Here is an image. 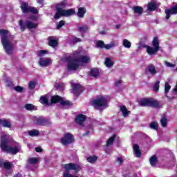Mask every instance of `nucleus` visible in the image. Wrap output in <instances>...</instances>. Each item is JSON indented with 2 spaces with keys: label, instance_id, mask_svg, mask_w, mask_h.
<instances>
[{
  "label": "nucleus",
  "instance_id": "obj_31",
  "mask_svg": "<svg viewBox=\"0 0 177 177\" xmlns=\"http://www.w3.org/2000/svg\"><path fill=\"white\" fill-rule=\"evenodd\" d=\"M88 162H90V164H95L96 161H97V156H89L86 158Z\"/></svg>",
  "mask_w": 177,
  "mask_h": 177
},
{
  "label": "nucleus",
  "instance_id": "obj_45",
  "mask_svg": "<svg viewBox=\"0 0 177 177\" xmlns=\"http://www.w3.org/2000/svg\"><path fill=\"white\" fill-rule=\"evenodd\" d=\"M160 89V81L156 82L153 85V91L154 92H157Z\"/></svg>",
  "mask_w": 177,
  "mask_h": 177
},
{
  "label": "nucleus",
  "instance_id": "obj_55",
  "mask_svg": "<svg viewBox=\"0 0 177 177\" xmlns=\"http://www.w3.org/2000/svg\"><path fill=\"white\" fill-rule=\"evenodd\" d=\"M120 85H121V80H118L115 82L116 86H120Z\"/></svg>",
  "mask_w": 177,
  "mask_h": 177
},
{
  "label": "nucleus",
  "instance_id": "obj_33",
  "mask_svg": "<svg viewBox=\"0 0 177 177\" xmlns=\"http://www.w3.org/2000/svg\"><path fill=\"white\" fill-rule=\"evenodd\" d=\"M40 102L42 103V104H46V106H49V104H50V103L48 102V97L45 96H41L40 97Z\"/></svg>",
  "mask_w": 177,
  "mask_h": 177
},
{
  "label": "nucleus",
  "instance_id": "obj_53",
  "mask_svg": "<svg viewBox=\"0 0 177 177\" xmlns=\"http://www.w3.org/2000/svg\"><path fill=\"white\" fill-rule=\"evenodd\" d=\"M35 151H37V153H42V151H44L42 148H41L40 147H36Z\"/></svg>",
  "mask_w": 177,
  "mask_h": 177
},
{
  "label": "nucleus",
  "instance_id": "obj_42",
  "mask_svg": "<svg viewBox=\"0 0 177 177\" xmlns=\"http://www.w3.org/2000/svg\"><path fill=\"white\" fill-rule=\"evenodd\" d=\"M115 139V135H113L112 137H111L108 140V141L106 142V146H110V145H113V142H114Z\"/></svg>",
  "mask_w": 177,
  "mask_h": 177
},
{
  "label": "nucleus",
  "instance_id": "obj_4",
  "mask_svg": "<svg viewBox=\"0 0 177 177\" xmlns=\"http://www.w3.org/2000/svg\"><path fill=\"white\" fill-rule=\"evenodd\" d=\"M62 168L65 169L66 172L64 173V177H78L68 172L69 171H75L77 174L80 171V165L75 163H69L62 165Z\"/></svg>",
  "mask_w": 177,
  "mask_h": 177
},
{
  "label": "nucleus",
  "instance_id": "obj_18",
  "mask_svg": "<svg viewBox=\"0 0 177 177\" xmlns=\"http://www.w3.org/2000/svg\"><path fill=\"white\" fill-rule=\"evenodd\" d=\"M31 6H28V3L26 2H22L21 4V9L23 13H28L30 12V8Z\"/></svg>",
  "mask_w": 177,
  "mask_h": 177
},
{
  "label": "nucleus",
  "instance_id": "obj_51",
  "mask_svg": "<svg viewBox=\"0 0 177 177\" xmlns=\"http://www.w3.org/2000/svg\"><path fill=\"white\" fill-rule=\"evenodd\" d=\"M28 86L30 89H34L35 88V82L34 81L30 82Z\"/></svg>",
  "mask_w": 177,
  "mask_h": 177
},
{
  "label": "nucleus",
  "instance_id": "obj_13",
  "mask_svg": "<svg viewBox=\"0 0 177 177\" xmlns=\"http://www.w3.org/2000/svg\"><path fill=\"white\" fill-rule=\"evenodd\" d=\"M73 93L75 95V96H80V93H82V91H84L82 86L80 84H75L73 86Z\"/></svg>",
  "mask_w": 177,
  "mask_h": 177
},
{
  "label": "nucleus",
  "instance_id": "obj_2",
  "mask_svg": "<svg viewBox=\"0 0 177 177\" xmlns=\"http://www.w3.org/2000/svg\"><path fill=\"white\" fill-rule=\"evenodd\" d=\"M80 53L75 52L73 55L66 57V60L68 61V70L74 71L80 67V63L82 64H86L89 63L91 58L86 55L80 56L78 57Z\"/></svg>",
  "mask_w": 177,
  "mask_h": 177
},
{
  "label": "nucleus",
  "instance_id": "obj_34",
  "mask_svg": "<svg viewBox=\"0 0 177 177\" xmlns=\"http://www.w3.org/2000/svg\"><path fill=\"white\" fill-rule=\"evenodd\" d=\"M96 48L103 49L104 48V41L102 40L97 41L95 44Z\"/></svg>",
  "mask_w": 177,
  "mask_h": 177
},
{
  "label": "nucleus",
  "instance_id": "obj_19",
  "mask_svg": "<svg viewBox=\"0 0 177 177\" xmlns=\"http://www.w3.org/2000/svg\"><path fill=\"white\" fill-rule=\"evenodd\" d=\"M0 125H2L4 128H10L12 127L10 121L6 119H0Z\"/></svg>",
  "mask_w": 177,
  "mask_h": 177
},
{
  "label": "nucleus",
  "instance_id": "obj_36",
  "mask_svg": "<svg viewBox=\"0 0 177 177\" xmlns=\"http://www.w3.org/2000/svg\"><path fill=\"white\" fill-rule=\"evenodd\" d=\"M55 88L57 91H64V83H57L55 84Z\"/></svg>",
  "mask_w": 177,
  "mask_h": 177
},
{
  "label": "nucleus",
  "instance_id": "obj_3",
  "mask_svg": "<svg viewBox=\"0 0 177 177\" xmlns=\"http://www.w3.org/2000/svg\"><path fill=\"white\" fill-rule=\"evenodd\" d=\"M8 34H9V31L5 29H0V35H1V41L3 48L7 55H12L13 43L12 42V40L9 39Z\"/></svg>",
  "mask_w": 177,
  "mask_h": 177
},
{
  "label": "nucleus",
  "instance_id": "obj_16",
  "mask_svg": "<svg viewBox=\"0 0 177 177\" xmlns=\"http://www.w3.org/2000/svg\"><path fill=\"white\" fill-rule=\"evenodd\" d=\"M85 120H86V117L85 116V115L81 114L77 116L75 119V122H77V124H78L79 125H82L85 122Z\"/></svg>",
  "mask_w": 177,
  "mask_h": 177
},
{
  "label": "nucleus",
  "instance_id": "obj_47",
  "mask_svg": "<svg viewBox=\"0 0 177 177\" xmlns=\"http://www.w3.org/2000/svg\"><path fill=\"white\" fill-rule=\"evenodd\" d=\"M65 24H66V21L63 20L60 21L57 25V27H56L57 30H60V28H62V26H64Z\"/></svg>",
  "mask_w": 177,
  "mask_h": 177
},
{
  "label": "nucleus",
  "instance_id": "obj_20",
  "mask_svg": "<svg viewBox=\"0 0 177 177\" xmlns=\"http://www.w3.org/2000/svg\"><path fill=\"white\" fill-rule=\"evenodd\" d=\"M120 111L122 113L123 117L127 118L129 114H131V111H128L127 107L124 105L120 106Z\"/></svg>",
  "mask_w": 177,
  "mask_h": 177
},
{
  "label": "nucleus",
  "instance_id": "obj_49",
  "mask_svg": "<svg viewBox=\"0 0 177 177\" xmlns=\"http://www.w3.org/2000/svg\"><path fill=\"white\" fill-rule=\"evenodd\" d=\"M114 45H115L114 43H111V44H106V45L104 44V48L107 50L111 49V48H114Z\"/></svg>",
  "mask_w": 177,
  "mask_h": 177
},
{
  "label": "nucleus",
  "instance_id": "obj_54",
  "mask_svg": "<svg viewBox=\"0 0 177 177\" xmlns=\"http://www.w3.org/2000/svg\"><path fill=\"white\" fill-rule=\"evenodd\" d=\"M118 164H122V162H124V160H122V158H117V160H116Z\"/></svg>",
  "mask_w": 177,
  "mask_h": 177
},
{
  "label": "nucleus",
  "instance_id": "obj_27",
  "mask_svg": "<svg viewBox=\"0 0 177 177\" xmlns=\"http://www.w3.org/2000/svg\"><path fill=\"white\" fill-rule=\"evenodd\" d=\"M122 46H124V48H126L127 49H129L132 46V44L128 39H124L122 41Z\"/></svg>",
  "mask_w": 177,
  "mask_h": 177
},
{
  "label": "nucleus",
  "instance_id": "obj_12",
  "mask_svg": "<svg viewBox=\"0 0 177 177\" xmlns=\"http://www.w3.org/2000/svg\"><path fill=\"white\" fill-rule=\"evenodd\" d=\"M38 64L40 66V67H49V66L52 64V59L49 57H40Z\"/></svg>",
  "mask_w": 177,
  "mask_h": 177
},
{
  "label": "nucleus",
  "instance_id": "obj_38",
  "mask_svg": "<svg viewBox=\"0 0 177 177\" xmlns=\"http://www.w3.org/2000/svg\"><path fill=\"white\" fill-rule=\"evenodd\" d=\"M28 135L30 136H38V135H39V131L36 129H33L28 132Z\"/></svg>",
  "mask_w": 177,
  "mask_h": 177
},
{
  "label": "nucleus",
  "instance_id": "obj_21",
  "mask_svg": "<svg viewBox=\"0 0 177 177\" xmlns=\"http://www.w3.org/2000/svg\"><path fill=\"white\" fill-rule=\"evenodd\" d=\"M133 12L138 16H140L143 13V8L141 6H136L133 8Z\"/></svg>",
  "mask_w": 177,
  "mask_h": 177
},
{
  "label": "nucleus",
  "instance_id": "obj_25",
  "mask_svg": "<svg viewBox=\"0 0 177 177\" xmlns=\"http://www.w3.org/2000/svg\"><path fill=\"white\" fill-rule=\"evenodd\" d=\"M85 13H86V8L80 7L78 8L77 11V16L80 18L82 19L84 16H85Z\"/></svg>",
  "mask_w": 177,
  "mask_h": 177
},
{
  "label": "nucleus",
  "instance_id": "obj_14",
  "mask_svg": "<svg viewBox=\"0 0 177 177\" xmlns=\"http://www.w3.org/2000/svg\"><path fill=\"white\" fill-rule=\"evenodd\" d=\"M36 124L37 125H50L51 122L45 118H37L36 119Z\"/></svg>",
  "mask_w": 177,
  "mask_h": 177
},
{
  "label": "nucleus",
  "instance_id": "obj_61",
  "mask_svg": "<svg viewBox=\"0 0 177 177\" xmlns=\"http://www.w3.org/2000/svg\"><path fill=\"white\" fill-rule=\"evenodd\" d=\"M30 19H32V17H30Z\"/></svg>",
  "mask_w": 177,
  "mask_h": 177
},
{
  "label": "nucleus",
  "instance_id": "obj_43",
  "mask_svg": "<svg viewBox=\"0 0 177 177\" xmlns=\"http://www.w3.org/2000/svg\"><path fill=\"white\" fill-rule=\"evenodd\" d=\"M3 167L6 169H10V168H12V164L10 163V162H5L3 164Z\"/></svg>",
  "mask_w": 177,
  "mask_h": 177
},
{
  "label": "nucleus",
  "instance_id": "obj_6",
  "mask_svg": "<svg viewBox=\"0 0 177 177\" xmlns=\"http://www.w3.org/2000/svg\"><path fill=\"white\" fill-rule=\"evenodd\" d=\"M152 45L153 47L145 46L147 53H148L149 56L156 55V53H158V50H160V43L158 42V39H157V37L153 38Z\"/></svg>",
  "mask_w": 177,
  "mask_h": 177
},
{
  "label": "nucleus",
  "instance_id": "obj_10",
  "mask_svg": "<svg viewBox=\"0 0 177 177\" xmlns=\"http://www.w3.org/2000/svg\"><path fill=\"white\" fill-rule=\"evenodd\" d=\"M50 103H60L61 106L63 107L71 106V102L70 101L64 100L63 97L59 95L52 96Z\"/></svg>",
  "mask_w": 177,
  "mask_h": 177
},
{
  "label": "nucleus",
  "instance_id": "obj_30",
  "mask_svg": "<svg viewBox=\"0 0 177 177\" xmlns=\"http://www.w3.org/2000/svg\"><path fill=\"white\" fill-rule=\"evenodd\" d=\"M160 124L162 128H167L168 125V119L165 116H162L160 119Z\"/></svg>",
  "mask_w": 177,
  "mask_h": 177
},
{
  "label": "nucleus",
  "instance_id": "obj_1",
  "mask_svg": "<svg viewBox=\"0 0 177 177\" xmlns=\"http://www.w3.org/2000/svg\"><path fill=\"white\" fill-rule=\"evenodd\" d=\"M13 142L15 141L12 137L8 135V133L3 132L1 136L0 144L2 151L9 153L10 154H12V156H16L17 153H20L21 151V145L17 142H15V145H12ZM12 145V147H10Z\"/></svg>",
  "mask_w": 177,
  "mask_h": 177
},
{
  "label": "nucleus",
  "instance_id": "obj_28",
  "mask_svg": "<svg viewBox=\"0 0 177 177\" xmlns=\"http://www.w3.org/2000/svg\"><path fill=\"white\" fill-rule=\"evenodd\" d=\"M149 162H150L151 167H156V165H157V163H158L157 156L154 155L152 156L149 158Z\"/></svg>",
  "mask_w": 177,
  "mask_h": 177
},
{
  "label": "nucleus",
  "instance_id": "obj_41",
  "mask_svg": "<svg viewBox=\"0 0 177 177\" xmlns=\"http://www.w3.org/2000/svg\"><path fill=\"white\" fill-rule=\"evenodd\" d=\"M6 86H8V88H13L15 86V84H13V82L10 79H7L6 81Z\"/></svg>",
  "mask_w": 177,
  "mask_h": 177
},
{
  "label": "nucleus",
  "instance_id": "obj_40",
  "mask_svg": "<svg viewBox=\"0 0 177 177\" xmlns=\"http://www.w3.org/2000/svg\"><path fill=\"white\" fill-rule=\"evenodd\" d=\"M47 53L48 50H41L37 52V56H39V57H42V56H45Z\"/></svg>",
  "mask_w": 177,
  "mask_h": 177
},
{
  "label": "nucleus",
  "instance_id": "obj_24",
  "mask_svg": "<svg viewBox=\"0 0 177 177\" xmlns=\"http://www.w3.org/2000/svg\"><path fill=\"white\" fill-rule=\"evenodd\" d=\"M66 6H67V3L66 1H62L59 4H57L56 7V13H59V10H64V8H66Z\"/></svg>",
  "mask_w": 177,
  "mask_h": 177
},
{
  "label": "nucleus",
  "instance_id": "obj_52",
  "mask_svg": "<svg viewBox=\"0 0 177 177\" xmlns=\"http://www.w3.org/2000/svg\"><path fill=\"white\" fill-rule=\"evenodd\" d=\"M72 42L73 44H77V42H81V39L78 38V37H73L72 39Z\"/></svg>",
  "mask_w": 177,
  "mask_h": 177
},
{
  "label": "nucleus",
  "instance_id": "obj_39",
  "mask_svg": "<svg viewBox=\"0 0 177 177\" xmlns=\"http://www.w3.org/2000/svg\"><path fill=\"white\" fill-rule=\"evenodd\" d=\"M24 108L26 109V110H28V111H31L32 110H35L34 105H32L31 104H26L24 106Z\"/></svg>",
  "mask_w": 177,
  "mask_h": 177
},
{
  "label": "nucleus",
  "instance_id": "obj_60",
  "mask_svg": "<svg viewBox=\"0 0 177 177\" xmlns=\"http://www.w3.org/2000/svg\"><path fill=\"white\" fill-rule=\"evenodd\" d=\"M101 34H104V32H101Z\"/></svg>",
  "mask_w": 177,
  "mask_h": 177
},
{
  "label": "nucleus",
  "instance_id": "obj_26",
  "mask_svg": "<svg viewBox=\"0 0 177 177\" xmlns=\"http://www.w3.org/2000/svg\"><path fill=\"white\" fill-rule=\"evenodd\" d=\"M147 9L149 12H153L157 9V4L154 2L148 3Z\"/></svg>",
  "mask_w": 177,
  "mask_h": 177
},
{
  "label": "nucleus",
  "instance_id": "obj_48",
  "mask_svg": "<svg viewBox=\"0 0 177 177\" xmlns=\"http://www.w3.org/2000/svg\"><path fill=\"white\" fill-rule=\"evenodd\" d=\"M15 91H16V92H19L21 93L23 92V91H24V88L21 87V86H17L14 88Z\"/></svg>",
  "mask_w": 177,
  "mask_h": 177
},
{
  "label": "nucleus",
  "instance_id": "obj_23",
  "mask_svg": "<svg viewBox=\"0 0 177 177\" xmlns=\"http://www.w3.org/2000/svg\"><path fill=\"white\" fill-rule=\"evenodd\" d=\"M48 39H49V41H48L49 46H51L52 48H56V46H57V40L55 39V37H50Z\"/></svg>",
  "mask_w": 177,
  "mask_h": 177
},
{
  "label": "nucleus",
  "instance_id": "obj_44",
  "mask_svg": "<svg viewBox=\"0 0 177 177\" xmlns=\"http://www.w3.org/2000/svg\"><path fill=\"white\" fill-rule=\"evenodd\" d=\"M29 12L33 13L34 15H38V9L35 7L30 6L29 8Z\"/></svg>",
  "mask_w": 177,
  "mask_h": 177
},
{
  "label": "nucleus",
  "instance_id": "obj_17",
  "mask_svg": "<svg viewBox=\"0 0 177 177\" xmlns=\"http://www.w3.org/2000/svg\"><path fill=\"white\" fill-rule=\"evenodd\" d=\"M133 149L134 151V154L137 158H140V157L142 156V152H140V149H139V145L138 144H134L133 145Z\"/></svg>",
  "mask_w": 177,
  "mask_h": 177
},
{
  "label": "nucleus",
  "instance_id": "obj_58",
  "mask_svg": "<svg viewBox=\"0 0 177 177\" xmlns=\"http://www.w3.org/2000/svg\"><path fill=\"white\" fill-rule=\"evenodd\" d=\"M89 135V131H86L85 133L83 134V136H88Z\"/></svg>",
  "mask_w": 177,
  "mask_h": 177
},
{
  "label": "nucleus",
  "instance_id": "obj_57",
  "mask_svg": "<svg viewBox=\"0 0 177 177\" xmlns=\"http://www.w3.org/2000/svg\"><path fill=\"white\" fill-rule=\"evenodd\" d=\"M3 162H2V160H0V168L3 167Z\"/></svg>",
  "mask_w": 177,
  "mask_h": 177
},
{
  "label": "nucleus",
  "instance_id": "obj_8",
  "mask_svg": "<svg viewBox=\"0 0 177 177\" xmlns=\"http://www.w3.org/2000/svg\"><path fill=\"white\" fill-rule=\"evenodd\" d=\"M19 24L21 31H24L26 28H28V30H32L38 27V24H35L30 20H26L25 24L23 20H20Z\"/></svg>",
  "mask_w": 177,
  "mask_h": 177
},
{
  "label": "nucleus",
  "instance_id": "obj_5",
  "mask_svg": "<svg viewBox=\"0 0 177 177\" xmlns=\"http://www.w3.org/2000/svg\"><path fill=\"white\" fill-rule=\"evenodd\" d=\"M139 104L142 107H153L157 109L160 106V102L153 98H143L139 101Z\"/></svg>",
  "mask_w": 177,
  "mask_h": 177
},
{
  "label": "nucleus",
  "instance_id": "obj_59",
  "mask_svg": "<svg viewBox=\"0 0 177 177\" xmlns=\"http://www.w3.org/2000/svg\"><path fill=\"white\" fill-rule=\"evenodd\" d=\"M14 177H21V175L20 174H16Z\"/></svg>",
  "mask_w": 177,
  "mask_h": 177
},
{
  "label": "nucleus",
  "instance_id": "obj_32",
  "mask_svg": "<svg viewBox=\"0 0 177 177\" xmlns=\"http://www.w3.org/2000/svg\"><path fill=\"white\" fill-rule=\"evenodd\" d=\"M90 75L91 77H94L95 78L99 77V70H97V68L91 69Z\"/></svg>",
  "mask_w": 177,
  "mask_h": 177
},
{
  "label": "nucleus",
  "instance_id": "obj_11",
  "mask_svg": "<svg viewBox=\"0 0 177 177\" xmlns=\"http://www.w3.org/2000/svg\"><path fill=\"white\" fill-rule=\"evenodd\" d=\"M74 136L70 133H66L64 134V137L61 138V143L64 146H68L74 142Z\"/></svg>",
  "mask_w": 177,
  "mask_h": 177
},
{
  "label": "nucleus",
  "instance_id": "obj_29",
  "mask_svg": "<svg viewBox=\"0 0 177 177\" xmlns=\"http://www.w3.org/2000/svg\"><path fill=\"white\" fill-rule=\"evenodd\" d=\"M104 64L106 67H108V68H110L114 66V62L111 61V59L107 57L105 59Z\"/></svg>",
  "mask_w": 177,
  "mask_h": 177
},
{
  "label": "nucleus",
  "instance_id": "obj_37",
  "mask_svg": "<svg viewBox=\"0 0 177 177\" xmlns=\"http://www.w3.org/2000/svg\"><path fill=\"white\" fill-rule=\"evenodd\" d=\"M88 26L83 25L78 28V31H80V32H86V31H88Z\"/></svg>",
  "mask_w": 177,
  "mask_h": 177
},
{
  "label": "nucleus",
  "instance_id": "obj_35",
  "mask_svg": "<svg viewBox=\"0 0 177 177\" xmlns=\"http://www.w3.org/2000/svg\"><path fill=\"white\" fill-rule=\"evenodd\" d=\"M149 127L151 129L157 131L158 129V123L157 122H152L150 123Z\"/></svg>",
  "mask_w": 177,
  "mask_h": 177
},
{
  "label": "nucleus",
  "instance_id": "obj_46",
  "mask_svg": "<svg viewBox=\"0 0 177 177\" xmlns=\"http://www.w3.org/2000/svg\"><path fill=\"white\" fill-rule=\"evenodd\" d=\"M29 164H38V159L37 158H31L28 159Z\"/></svg>",
  "mask_w": 177,
  "mask_h": 177
},
{
  "label": "nucleus",
  "instance_id": "obj_56",
  "mask_svg": "<svg viewBox=\"0 0 177 177\" xmlns=\"http://www.w3.org/2000/svg\"><path fill=\"white\" fill-rule=\"evenodd\" d=\"M37 2H38V3H39L40 5H41V6H44V1H42V0H39Z\"/></svg>",
  "mask_w": 177,
  "mask_h": 177
},
{
  "label": "nucleus",
  "instance_id": "obj_22",
  "mask_svg": "<svg viewBox=\"0 0 177 177\" xmlns=\"http://www.w3.org/2000/svg\"><path fill=\"white\" fill-rule=\"evenodd\" d=\"M148 71L151 75H156V74L158 73L157 70L156 69V66L153 64L148 65Z\"/></svg>",
  "mask_w": 177,
  "mask_h": 177
},
{
  "label": "nucleus",
  "instance_id": "obj_7",
  "mask_svg": "<svg viewBox=\"0 0 177 177\" xmlns=\"http://www.w3.org/2000/svg\"><path fill=\"white\" fill-rule=\"evenodd\" d=\"M93 104L95 109H106L107 107V99L103 96L97 97L93 101Z\"/></svg>",
  "mask_w": 177,
  "mask_h": 177
},
{
  "label": "nucleus",
  "instance_id": "obj_50",
  "mask_svg": "<svg viewBox=\"0 0 177 177\" xmlns=\"http://www.w3.org/2000/svg\"><path fill=\"white\" fill-rule=\"evenodd\" d=\"M165 64L167 67H170L171 68H174L175 67V64H171V62H165Z\"/></svg>",
  "mask_w": 177,
  "mask_h": 177
},
{
  "label": "nucleus",
  "instance_id": "obj_15",
  "mask_svg": "<svg viewBox=\"0 0 177 177\" xmlns=\"http://www.w3.org/2000/svg\"><path fill=\"white\" fill-rule=\"evenodd\" d=\"M169 91H171V85H169V83L168 82H165V96L166 97H167V99L172 100L174 99H175V97H169L168 96V92H169Z\"/></svg>",
  "mask_w": 177,
  "mask_h": 177
},
{
  "label": "nucleus",
  "instance_id": "obj_9",
  "mask_svg": "<svg viewBox=\"0 0 177 177\" xmlns=\"http://www.w3.org/2000/svg\"><path fill=\"white\" fill-rule=\"evenodd\" d=\"M75 13V10L74 9L71 8L68 10H59V13H55L54 16V19L55 20H59L60 17H68V16H73Z\"/></svg>",
  "mask_w": 177,
  "mask_h": 177
}]
</instances>
